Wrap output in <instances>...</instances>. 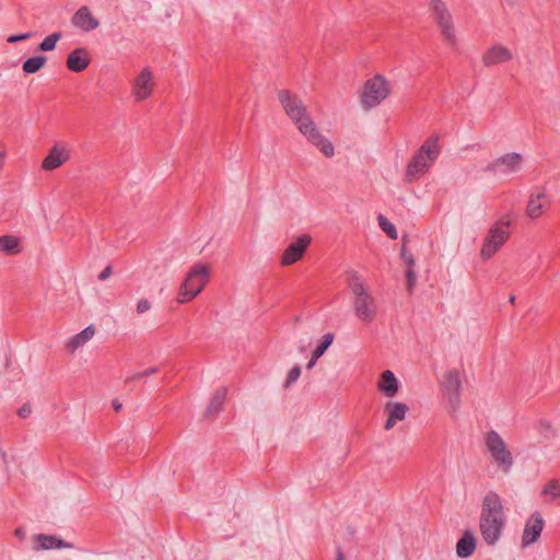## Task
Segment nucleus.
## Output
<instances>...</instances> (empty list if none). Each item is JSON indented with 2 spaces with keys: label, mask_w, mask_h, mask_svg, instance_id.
<instances>
[{
  "label": "nucleus",
  "mask_w": 560,
  "mask_h": 560,
  "mask_svg": "<svg viewBox=\"0 0 560 560\" xmlns=\"http://www.w3.org/2000/svg\"><path fill=\"white\" fill-rule=\"evenodd\" d=\"M278 98L287 116L307 141L316 147L325 156H334V144L319 132L303 101L288 90H280Z\"/></svg>",
  "instance_id": "1"
},
{
  "label": "nucleus",
  "mask_w": 560,
  "mask_h": 560,
  "mask_svg": "<svg viewBox=\"0 0 560 560\" xmlns=\"http://www.w3.org/2000/svg\"><path fill=\"white\" fill-rule=\"evenodd\" d=\"M506 518L502 499L494 491H489L481 503L479 529L483 540L494 545L502 536Z\"/></svg>",
  "instance_id": "2"
},
{
  "label": "nucleus",
  "mask_w": 560,
  "mask_h": 560,
  "mask_svg": "<svg viewBox=\"0 0 560 560\" xmlns=\"http://www.w3.org/2000/svg\"><path fill=\"white\" fill-rule=\"evenodd\" d=\"M347 285L352 294V308L355 317L365 325L373 323L378 314V304L369 285L354 270L348 272Z\"/></svg>",
  "instance_id": "3"
},
{
  "label": "nucleus",
  "mask_w": 560,
  "mask_h": 560,
  "mask_svg": "<svg viewBox=\"0 0 560 560\" xmlns=\"http://www.w3.org/2000/svg\"><path fill=\"white\" fill-rule=\"evenodd\" d=\"M441 153L439 136L429 137L406 166V180L413 183L423 176Z\"/></svg>",
  "instance_id": "4"
},
{
  "label": "nucleus",
  "mask_w": 560,
  "mask_h": 560,
  "mask_svg": "<svg viewBox=\"0 0 560 560\" xmlns=\"http://www.w3.org/2000/svg\"><path fill=\"white\" fill-rule=\"evenodd\" d=\"M210 273V265L201 262L194 265L179 288L177 302L185 304L195 299L207 285Z\"/></svg>",
  "instance_id": "5"
},
{
  "label": "nucleus",
  "mask_w": 560,
  "mask_h": 560,
  "mask_svg": "<svg viewBox=\"0 0 560 560\" xmlns=\"http://www.w3.org/2000/svg\"><path fill=\"white\" fill-rule=\"evenodd\" d=\"M429 11L432 20L439 27L444 42L451 46H457V36L453 15L443 0H430Z\"/></svg>",
  "instance_id": "6"
},
{
  "label": "nucleus",
  "mask_w": 560,
  "mask_h": 560,
  "mask_svg": "<svg viewBox=\"0 0 560 560\" xmlns=\"http://www.w3.org/2000/svg\"><path fill=\"white\" fill-rule=\"evenodd\" d=\"M390 94V83L382 74H375L365 81L360 102L365 110L378 106Z\"/></svg>",
  "instance_id": "7"
},
{
  "label": "nucleus",
  "mask_w": 560,
  "mask_h": 560,
  "mask_svg": "<svg viewBox=\"0 0 560 560\" xmlns=\"http://www.w3.org/2000/svg\"><path fill=\"white\" fill-rule=\"evenodd\" d=\"M485 443L495 465L503 472H509L513 467L514 459L511 451L500 434L497 431L491 430L487 433Z\"/></svg>",
  "instance_id": "8"
},
{
  "label": "nucleus",
  "mask_w": 560,
  "mask_h": 560,
  "mask_svg": "<svg viewBox=\"0 0 560 560\" xmlns=\"http://www.w3.org/2000/svg\"><path fill=\"white\" fill-rule=\"evenodd\" d=\"M510 225V220L500 219L495 224L491 226L480 250V255L483 259L491 258L495 252L508 241L510 236L508 228Z\"/></svg>",
  "instance_id": "9"
},
{
  "label": "nucleus",
  "mask_w": 560,
  "mask_h": 560,
  "mask_svg": "<svg viewBox=\"0 0 560 560\" xmlns=\"http://www.w3.org/2000/svg\"><path fill=\"white\" fill-rule=\"evenodd\" d=\"M523 156L517 152L505 153L491 162L485 167L483 172L493 176H509L522 170Z\"/></svg>",
  "instance_id": "10"
},
{
  "label": "nucleus",
  "mask_w": 560,
  "mask_h": 560,
  "mask_svg": "<svg viewBox=\"0 0 560 560\" xmlns=\"http://www.w3.org/2000/svg\"><path fill=\"white\" fill-rule=\"evenodd\" d=\"M441 387L448 399L452 412L457 411L460 407L462 389L459 372L456 369L446 371L441 381Z\"/></svg>",
  "instance_id": "11"
},
{
  "label": "nucleus",
  "mask_w": 560,
  "mask_h": 560,
  "mask_svg": "<svg viewBox=\"0 0 560 560\" xmlns=\"http://www.w3.org/2000/svg\"><path fill=\"white\" fill-rule=\"evenodd\" d=\"M154 85L153 72L145 67L131 81V96L136 102H143L152 95Z\"/></svg>",
  "instance_id": "12"
},
{
  "label": "nucleus",
  "mask_w": 560,
  "mask_h": 560,
  "mask_svg": "<svg viewBox=\"0 0 560 560\" xmlns=\"http://www.w3.org/2000/svg\"><path fill=\"white\" fill-rule=\"evenodd\" d=\"M545 521L540 513H533L526 521L523 535L522 547H528L536 542L544 529Z\"/></svg>",
  "instance_id": "13"
},
{
  "label": "nucleus",
  "mask_w": 560,
  "mask_h": 560,
  "mask_svg": "<svg viewBox=\"0 0 560 560\" xmlns=\"http://www.w3.org/2000/svg\"><path fill=\"white\" fill-rule=\"evenodd\" d=\"M513 59V52L502 44L490 46L482 55V65L487 68L509 62Z\"/></svg>",
  "instance_id": "14"
},
{
  "label": "nucleus",
  "mask_w": 560,
  "mask_h": 560,
  "mask_svg": "<svg viewBox=\"0 0 560 560\" xmlns=\"http://www.w3.org/2000/svg\"><path fill=\"white\" fill-rule=\"evenodd\" d=\"M311 241L312 238L308 234L301 235L285 248L281 257V264L283 266H290L301 259L307 246L311 244Z\"/></svg>",
  "instance_id": "15"
},
{
  "label": "nucleus",
  "mask_w": 560,
  "mask_h": 560,
  "mask_svg": "<svg viewBox=\"0 0 560 560\" xmlns=\"http://www.w3.org/2000/svg\"><path fill=\"white\" fill-rule=\"evenodd\" d=\"M71 24L83 32H92L100 26V21L88 5H81L72 15Z\"/></svg>",
  "instance_id": "16"
},
{
  "label": "nucleus",
  "mask_w": 560,
  "mask_h": 560,
  "mask_svg": "<svg viewBox=\"0 0 560 560\" xmlns=\"http://www.w3.org/2000/svg\"><path fill=\"white\" fill-rule=\"evenodd\" d=\"M549 205L550 201L548 200L545 189H536L529 195L526 214L530 219H538L549 208Z\"/></svg>",
  "instance_id": "17"
},
{
  "label": "nucleus",
  "mask_w": 560,
  "mask_h": 560,
  "mask_svg": "<svg viewBox=\"0 0 560 560\" xmlns=\"http://www.w3.org/2000/svg\"><path fill=\"white\" fill-rule=\"evenodd\" d=\"M61 548H74L73 544L68 542L55 535L37 534L33 536L34 550H50Z\"/></svg>",
  "instance_id": "18"
},
{
  "label": "nucleus",
  "mask_w": 560,
  "mask_h": 560,
  "mask_svg": "<svg viewBox=\"0 0 560 560\" xmlns=\"http://www.w3.org/2000/svg\"><path fill=\"white\" fill-rule=\"evenodd\" d=\"M384 409L387 413V420L384 424V429L389 431L397 424V422L402 421L406 418L409 407L404 402L389 400L385 404Z\"/></svg>",
  "instance_id": "19"
},
{
  "label": "nucleus",
  "mask_w": 560,
  "mask_h": 560,
  "mask_svg": "<svg viewBox=\"0 0 560 560\" xmlns=\"http://www.w3.org/2000/svg\"><path fill=\"white\" fill-rule=\"evenodd\" d=\"M91 63V55L85 47L73 49L67 57V68L72 72H82Z\"/></svg>",
  "instance_id": "20"
},
{
  "label": "nucleus",
  "mask_w": 560,
  "mask_h": 560,
  "mask_svg": "<svg viewBox=\"0 0 560 560\" xmlns=\"http://www.w3.org/2000/svg\"><path fill=\"white\" fill-rule=\"evenodd\" d=\"M69 160V151L61 145L55 144L43 160L42 168L54 171Z\"/></svg>",
  "instance_id": "21"
},
{
  "label": "nucleus",
  "mask_w": 560,
  "mask_h": 560,
  "mask_svg": "<svg viewBox=\"0 0 560 560\" xmlns=\"http://www.w3.org/2000/svg\"><path fill=\"white\" fill-rule=\"evenodd\" d=\"M378 389L389 398L394 397L398 393L399 384L392 371L386 370L382 373L378 382Z\"/></svg>",
  "instance_id": "22"
},
{
  "label": "nucleus",
  "mask_w": 560,
  "mask_h": 560,
  "mask_svg": "<svg viewBox=\"0 0 560 560\" xmlns=\"http://www.w3.org/2000/svg\"><path fill=\"white\" fill-rule=\"evenodd\" d=\"M95 335V328L93 325L88 326L81 332L71 337L66 348L71 352H75L79 348L83 347L88 341H90Z\"/></svg>",
  "instance_id": "23"
},
{
  "label": "nucleus",
  "mask_w": 560,
  "mask_h": 560,
  "mask_svg": "<svg viewBox=\"0 0 560 560\" xmlns=\"http://www.w3.org/2000/svg\"><path fill=\"white\" fill-rule=\"evenodd\" d=\"M226 395H228L226 387H219L215 390L210 405L208 406V408L205 411V418L210 419V418H214L219 415V412L223 408Z\"/></svg>",
  "instance_id": "24"
},
{
  "label": "nucleus",
  "mask_w": 560,
  "mask_h": 560,
  "mask_svg": "<svg viewBox=\"0 0 560 560\" xmlns=\"http://www.w3.org/2000/svg\"><path fill=\"white\" fill-rule=\"evenodd\" d=\"M476 548V539L470 532H465L463 537L457 541L456 552L459 558H467L472 555Z\"/></svg>",
  "instance_id": "25"
},
{
  "label": "nucleus",
  "mask_w": 560,
  "mask_h": 560,
  "mask_svg": "<svg viewBox=\"0 0 560 560\" xmlns=\"http://www.w3.org/2000/svg\"><path fill=\"white\" fill-rule=\"evenodd\" d=\"M540 497L547 503H560V482L557 479L549 480L540 491Z\"/></svg>",
  "instance_id": "26"
},
{
  "label": "nucleus",
  "mask_w": 560,
  "mask_h": 560,
  "mask_svg": "<svg viewBox=\"0 0 560 560\" xmlns=\"http://www.w3.org/2000/svg\"><path fill=\"white\" fill-rule=\"evenodd\" d=\"M0 252L14 255L21 252L20 240L14 235L0 236Z\"/></svg>",
  "instance_id": "27"
},
{
  "label": "nucleus",
  "mask_w": 560,
  "mask_h": 560,
  "mask_svg": "<svg viewBox=\"0 0 560 560\" xmlns=\"http://www.w3.org/2000/svg\"><path fill=\"white\" fill-rule=\"evenodd\" d=\"M47 62V57L39 55L26 59L23 62L22 69L26 74H33L39 71Z\"/></svg>",
  "instance_id": "28"
},
{
  "label": "nucleus",
  "mask_w": 560,
  "mask_h": 560,
  "mask_svg": "<svg viewBox=\"0 0 560 560\" xmlns=\"http://www.w3.org/2000/svg\"><path fill=\"white\" fill-rule=\"evenodd\" d=\"M334 338L335 335L332 332H327L323 336L320 343L312 352V354H314V359H319L326 352V350L331 346Z\"/></svg>",
  "instance_id": "29"
},
{
  "label": "nucleus",
  "mask_w": 560,
  "mask_h": 560,
  "mask_svg": "<svg viewBox=\"0 0 560 560\" xmlns=\"http://www.w3.org/2000/svg\"><path fill=\"white\" fill-rule=\"evenodd\" d=\"M60 32H55L49 36L45 37L43 42L39 44L38 49L42 51H50L56 47L57 42L61 38Z\"/></svg>",
  "instance_id": "30"
},
{
  "label": "nucleus",
  "mask_w": 560,
  "mask_h": 560,
  "mask_svg": "<svg viewBox=\"0 0 560 560\" xmlns=\"http://www.w3.org/2000/svg\"><path fill=\"white\" fill-rule=\"evenodd\" d=\"M380 228L390 237L392 240H396L398 237L397 230L395 225L389 222L383 214H380L377 218Z\"/></svg>",
  "instance_id": "31"
},
{
  "label": "nucleus",
  "mask_w": 560,
  "mask_h": 560,
  "mask_svg": "<svg viewBox=\"0 0 560 560\" xmlns=\"http://www.w3.org/2000/svg\"><path fill=\"white\" fill-rule=\"evenodd\" d=\"M300 375H301V368L299 365L293 366L288 374L284 386L289 387L292 383H294L295 381L299 380Z\"/></svg>",
  "instance_id": "32"
},
{
  "label": "nucleus",
  "mask_w": 560,
  "mask_h": 560,
  "mask_svg": "<svg viewBox=\"0 0 560 560\" xmlns=\"http://www.w3.org/2000/svg\"><path fill=\"white\" fill-rule=\"evenodd\" d=\"M156 372H158V368H149V369L144 370L143 372H139V373L133 374L132 376L127 377L125 380V383H129V382H132V381H136V380H140V378H142L144 376L154 374Z\"/></svg>",
  "instance_id": "33"
},
{
  "label": "nucleus",
  "mask_w": 560,
  "mask_h": 560,
  "mask_svg": "<svg viewBox=\"0 0 560 560\" xmlns=\"http://www.w3.org/2000/svg\"><path fill=\"white\" fill-rule=\"evenodd\" d=\"M406 279L408 291L411 293L417 281V276L413 268H407Z\"/></svg>",
  "instance_id": "34"
},
{
  "label": "nucleus",
  "mask_w": 560,
  "mask_h": 560,
  "mask_svg": "<svg viewBox=\"0 0 560 560\" xmlns=\"http://www.w3.org/2000/svg\"><path fill=\"white\" fill-rule=\"evenodd\" d=\"M400 255L408 268H415V258L412 254L407 250L405 245L401 246Z\"/></svg>",
  "instance_id": "35"
},
{
  "label": "nucleus",
  "mask_w": 560,
  "mask_h": 560,
  "mask_svg": "<svg viewBox=\"0 0 560 560\" xmlns=\"http://www.w3.org/2000/svg\"><path fill=\"white\" fill-rule=\"evenodd\" d=\"M151 310V302L147 299H141L138 301L137 304V312L138 314H143Z\"/></svg>",
  "instance_id": "36"
},
{
  "label": "nucleus",
  "mask_w": 560,
  "mask_h": 560,
  "mask_svg": "<svg viewBox=\"0 0 560 560\" xmlns=\"http://www.w3.org/2000/svg\"><path fill=\"white\" fill-rule=\"evenodd\" d=\"M32 413V406L31 404L28 402H25L23 404L19 409H18V415L19 417L25 419L27 417H30Z\"/></svg>",
  "instance_id": "37"
},
{
  "label": "nucleus",
  "mask_w": 560,
  "mask_h": 560,
  "mask_svg": "<svg viewBox=\"0 0 560 560\" xmlns=\"http://www.w3.org/2000/svg\"><path fill=\"white\" fill-rule=\"evenodd\" d=\"M31 37V33H23L19 35H11L7 38V42L10 44H14L21 40H26Z\"/></svg>",
  "instance_id": "38"
},
{
  "label": "nucleus",
  "mask_w": 560,
  "mask_h": 560,
  "mask_svg": "<svg viewBox=\"0 0 560 560\" xmlns=\"http://www.w3.org/2000/svg\"><path fill=\"white\" fill-rule=\"evenodd\" d=\"M113 273V269L110 266H106L102 272L98 275V280L101 281H105L106 279H108Z\"/></svg>",
  "instance_id": "39"
},
{
  "label": "nucleus",
  "mask_w": 560,
  "mask_h": 560,
  "mask_svg": "<svg viewBox=\"0 0 560 560\" xmlns=\"http://www.w3.org/2000/svg\"><path fill=\"white\" fill-rule=\"evenodd\" d=\"M317 360L318 359H314V354H312L311 360L306 364V369H308V370L313 369V366L316 364Z\"/></svg>",
  "instance_id": "40"
},
{
  "label": "nucleus",
  "mask_w": 560,
  "mask_h": 560,
  "mask_svg": "<svg viewBox=\"0 0 560 560\" xmlns=\"http://www.w3.org/2000/svg\"><path fill=\"white\" fill-rule=\"evenodd\" d=\"M113 408L115 409V411H119L122 408V405L117 399H114Z\"/></svg>",
  "instance_id": "41"
},
{
  "label": "nucleus",
  "mask_w": 560,
  "mask_h": 560,
  "mask_svg": "<svg viewBox=\"0 0 560 560\" xmlns=\"http://www.w3.org/2000/svg\"><path fill=\"white\" fill-rule=\"evenodd\" d=\"M15 536L23 539L24 536H25V532L22 529V528H16L15 529Z\"/></svg>",
  "instance_id": "42"
},
{
  "label": "nucleus",
  "mask_w": 560,
  "mask_h": 560,
  "mask_svg": "<svg viewBox=\"0 0 560 560\" xmlns=\"http://www.w3.org/2000/svg\"><path fill=\"white\" fill-rule=\"evenodd\" d=\"M510 7H513L517 0H504Z\"/></svg>",
  "instance_id": "43"
},
{
  "label": "nucleus",
  "mask_w": 560,
  "mask_h": 560,
  "mask_svg": "<svg viewBox=\"0 0 560 560\" xmlns=\"http://www.w3.org/2000/svg\"><path fill=\"white\" fill-rule=\"evenodd\" d=\"M514 301H515V296H513V295H512V296H510V302H511L512 304L514 303Z\"/></svg>",
  "instance_id": "44"
},
{
  "label": "nucleus",
  "mask_w": 560,
  "mask_h": 560,
  "mask_svg": "<svg viewBox=\"0 0 560 560\" xmlns=\"http://www.w3.org/2000/svg\"><path fill=\"white\" fill-rule=\"evenodd\" d=\"M337 560H342V555L338 553Z\"/></svg>",
  "instance_id": "45"
}]
</instances>
